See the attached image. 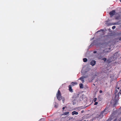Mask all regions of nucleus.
Listing matches in <instances>:
<instances>
[{"instance_id":"f257e3e1","label":"nucleus","mask_w":121,"mask_h":121,"mask_svg":"<svg viewBox=\"0 0 121 121\" xmlns=\"http://www.w3.org/2000/svg\"><path fill=\"white\" fill-rule=\"evenodd\" d=\"M114 119L113 121H120L121 120V108L118 112H114L111 114L108 119L106 121H110Z\"/></svg>"},{"instance_id":"f03ea898","label":"nucleus","mask_w":121,"mask_h":121,"mask_svg":"<svg viewBox=\"0 0 121 121\" xmlns=\"http://www.w3.org/2000/svg\"><path fill=\"white\" fill-rule=\"evenodd\" d=\"M108 111L107 108H106L103 111L101 112L100 115H97L96 118L99 119L102 118L104 116L108 113Z\"/></svg>"},{"instance_id":"7ed1b4c3","label":"nucleus","mask_w":121,"mask_h":121,"mask_svg":"<svg viewBox=\"0 0 121 121\" xmlns=\"http://www.w3.org/2000/svg\"><path fill=\"white\" fill-rule=\"evenodd\" d=\"M56 97L57 99L59 101H60L62 99V97L60 91L58 90L56 94Z\"/></svg>"},{"instance_id":"20e7f679","label":"nucleus","mask_w":121,"mask_h":121,"mask_svg":"<svg viewBox=\"0 0 121 121\" xmlns=\"http://www.w3.org/2000/svg\"><path fill=\"white\" fill-rule=\"evenodd\" d=\"M111 51V48H110L108 49H106L104 50H103V52L100 53V54H103L105 53H107L108 52H110Z\"/></svg>"},{"instance_id":"39448f33","label":"nucleus","mask_w":121,"mask_h":121,"mask_svg":"<svg viewBox=\"0 0 121 121\" xmlns=\"http://www.w3.org/2000/svg\"><path fill=\"white\" fill-rule=\"evenodd\" d=\"M116 54V53L114 54V56H115ZM117 57H115V56H112L110 57L109 60L110 62H112L114 61V60L116 59Z\"/></svg>"},{"instance_id":"423d86ee","label":"nucleus","mask_w":121,"mask_h":121,"mask_svg":"<svg viewBox=\"0 0 121 121\" xmlns=\"http://www.w3.org/2000/svg\"><path fill=\"white\" fill-rule=\"evenodd\" d=\"M115 10H113L110 12L109 13V14L111 17H112L113 16L115 15Z\"/></svg>"},{"instance_id":"0eeeda50","label":"nucleus","mask_w":121,"mask_h":121,"mask_svg":"<svg viewBox=\"0 0 121 121\" xmlns=\"http://www.w3.org/2000/svg\"><path fill=\"white\" fill-rule=\"evenodd\" d=\"M86 77H87L85 76H82L80 78H79L78 79V80H80L82 81V83H83L84 82V78H85Z\"/></svg>"},{"instance_id":"6e6552de","label":"nucleus","mask_w":121,"mask_h":121,"mask_svg":"<svg viewBox=\"0 0 121 121\" xmlns=\"http://www.w3.org/2000/svg\"><path fill=\"white\" fill-rule=\"evenodd\" d=\"M96 63V61L95 60H92L91 61L90 63V64L92 66H93Z\"/></svg>"},{"instance_id":"1a4fd4ad","label":"nucleus","mask_w":121,"mask_h":121,"mask_svg":"<svg viewBox=\"0 0 121 121\" xmlns=\"http://www.w3.org/2000/svg\"><path fill=\"white\" fill-rule=\"evenodd\" d=\"M113 101H114L113 104L114 106H115L118 103V100H117L116 99H115L113 100Z\"/></svg>"},{"instance_id":"9d476101","label":"nucleus","mask_w":121,"mask_h":121,"mask_svg":"<svg viewBox=\"0 0 121 121\" xmlns=\"http://www.w3.org/2000/svg\"><path fill=\"white\" fill-rule=\"evenodd\" d=\"M69 91L71 92H73V90L72 89V87L71 85H69Z\"/></svg>"},{"instance_id":"9b49d317","label":"nucleus","mask_w":121,"mask_h":121,"mask_svg":"<svg viewBox=\"0 0 121 121\" xmlns=\"http://www.w3.org/2000/svg\"><path fill=\"white\" fill-rule=\"evenodd\" d=\"M77 83L76 82H72L71 83L70 85H71V86H73L75 85H77Z\"/></svg>"},{"instance_id":"f8f14e48","label":"nucleus","mask_w":121,"mask_h":121,"mask_svg":"<svg viewBox=\"0 0 121 121\" xmlns=\"http://www.w3.org/2000/svg\"><path fill=\"white\" fill-rule=\"evenodd\" d=\"M69 113V112H63L62 114V115H68Z\"/></svg>"},{"instance_id":"ddd939ff","label":"nucleus","mask_w":121,"mask_h":121,"mask_svg":"<svg viewBox=\"0 0 121 121\" xmlns=\"http://www.w3.org/2000/svg\"><path fill=\"white\" fill-rule=\"evenodd\" d=\"M72 115H74V114L78 115V113L77 112H76V111H73L72 113Z\"/></svg>"},{"instance_id":"4468645a","label":"nucleus","mask_w":121,"mask_h":121,"mask_svg":"<svg viewBox=\"0 0 121 121\" xmlns=\"http://www.w3.org/2000/svg\"><path fill=\"white\" fill-rule=\"evenodd\" d=\"M80 87V88H83V85L82 83H80L79 84Z\"/></svg>"},{"instance_id":"2eb2a0df","label":"nucleus","mask_w":121,"mask_h":121,"mask_svg":"<svg viewBox=\"0 0 121 121\" xmlns=\"http://www.w3.org/2000/svg\"><path fill=\"white\" fill-rule=\"evenodd\" d=\"M58 104H56V103H55V104H54V107L55 108H57L58 107Z\"/></svg>"},{"instance_id":"dca6fc26","label":"nucleus","mask_w":121,"mask_h":121,"mask_svg":"<svg viewBox=\"0 0 121 121\" xmlns=\"http://www.w3.org/2000/svg\"><path fill=\"white\" fill-rule=\"evenodd\" d=\"M83 61L84 62H86L87 61V59L86 58H84L83 59Z\"/></svg>"},{"instance_id":"f3484780","label":"nucleus","mask_w":121,"mask_h":121,"mask_svg":"<svg viewBox=\"0 0 121 121\" xmlns=\"http://www.w3.org/2000/svg\"><path fill=\"white\" fill-rule=\"evenodd\" d=\"M104 31V30H103V29H100V30L99 31H98L96 33H98V32H100V31H102V32L103 33V31Z\"/></svg>"},{"instance_id":"a211bd4d","label":"nucleus","mask_w":121,"mask_h":121,"mask_svg":"<svg viewBox=\"0 0 121 121\" xmlns=\"http://www.w3.org/2000/svg\"><path fill=\"white\" fill-rule=\"evenodd\" d=\"M102 60H103L104 61H106L107 60V59L105 57H104L102 59Z\"/></svg>"},{"instance_id":"6ab92c4d","label":"nucleus","mask_w":121,"mask_h":121,"mask_svg":"<svg viewBox=\"0 0 121 121\" xmlns=\"http://www.w3.org/2000/svg\"><path fill=\"white\" fill-rule=\"evenodd\" d=\"M120 17V15H119L118 16L116 17L115 18V19H119Z\"/></svg>"},{"instance_id":"aec40b11","label":"nucleus","mask_w":121,"mask_h":121,"mask_svg":"<svg viewBox=\"0 0 121 121\" xmlns=\"http://www.w3.org/2000/svg\"><path fill=\"white\" fill-rule=\"evenodd\" d=\"M97 99L96 98H94L93 99V101L95 102L97 100Z\"/></svg>"},{"instance_id":"412c9836","label":"nucleus","mask_w":121,"mask_h":121,"mask_svg":"<svg viewBox=\"0 0 121 121\" xmlns=\"http://www.w3.org/2000/svg\"><path fill=\"white\" fill-rule=\"evenodd\" d=\"M116 27L115 26H114L112 27V28L113 29H114L116 28Z\"/></svg>"},{"instance_id":"4be33fe9","label":"nucleus","mask_w":121,"mask_h":121,"mask_svg":"<svg viewBox=\"0 0 121 121\" xmlns=\"http://www.w3.org/2000/svg\"><path fill=\"white\" fill-rule=\"evenodd\" d=\"M98 102H95V103L94 104V105H96L98 104Z\"/></svg>"},{"instance_id":"5701e85b","label":"nucleus","mask_w":121,"mask_h":121,"mask_svg":"<svg viewBox=\"0 0 121 121\" xmlns=\"http://www.w3.org/2000/svg\"><path fill=\"white\" fill-rule=\"evenodd\" d=\"M73 105H74L76 104V102H75L74 101H73Z\"/></svg>"},{"instance_id":"b1692460","label":"nucleus","mask_w":121,"mask_h":121,"mask_svg":"<svg viewBox=\"0 0 121 121\" xmlns=\"http://www.w3.org/2000/svg\"><path fill=\"white\" fill-rule=\"evenodd\" d=\"M102 92H103V91L102 90H101L99 91V92L100 93H102Z\"/></svg>"},{"instance_id":"393cba45","label":"nucleus","mask_w":121,"mask_h":121,"mask_svg":"<svg viewBox=\"0 0 121 121\" xmlns=\"http://www.w3.org/2000/svg\"><path fill=\"white\" fill-rule=\"evenodd\" d=\"M117 89H118V90H119V87H118V85H117Z\"/></svg>"},{"instance_id":"a878e982","label":"nucleus","mask_w":121,"mask_h":121,"mask_svg":"<svg viewBox=\"0 0 121 121\" xmlns=\"http://www.w3.org/2000/svg\"><path fill=\"white\" fill-rule=\"evenodd\" d=\"M97 52L96 51H94L93 52V53H96Z\"/></svg>"},{"instance_id":"bb28decb","label":"nucleus","mask_w":121,"mask_h":121,"mask_svg":"<svg viewBox=\"0 0 121 121\" xmlns=\"http://www.w3.org/2000/svg\"><path fill=\"white\" fill-rule=\"evenodd\" d=\"M119 40H121V37L119 38Z\"/></svg>"},{"instance_id":"cd10ccee","label":"nucleus","mask_w":121,"mask_h":121,"mask_svg":"<svg viewBox=\"0 0 121 121\" xmlns=\"http://www.w3.org/2000/svg\"><path fill=\"white\" fill-rule=\"evenodd\" d=\"M65 107H63V108H62V109H63V110H64V109H65Z\"/></svg>"},{"instance_id":"c85d7f7f","label":"nucleus","mask_w":121,"mask_h":121,"mask_svg":"<svg viewBox=\"0 0 121 121\" xmlns=\"http://www.w3.org/2000/svg\"><path fill=\"white\" fill-rule=\"evenodd\" d=\"M83 112V110H82L81 111V112L82 113Z\"/></svg>"},{"instance_id":"c756f323","label":"nucleus","mask_w":121,"mask_h":121,"mask_svg":"<svg viewBox=\"0 0 121 121\" xmlns=\"http://www.w3.org/2000/svg\"><path fill=\"white\" fill-rule=\"evenodd\" d=\"M63 102H64V100H63Z\"/></svg>"},{"instance_id":"7c9ffc66","label":"nucleus","mask_w":121,"mask_h":121,"mask_svg":"<svg viewBox=\"0 0 121 121\" xmlns=\"http://www.w3.org/2000/svg\"><path fill=\"white\" fill-rule=\"evenodd\" d=\"M120 2H121V0H120Z\"/></svg>"},{"instance_id":"2f4dec72","label":"nucleus","mask_w":121,"mask_h":121,"mask_svg":"<svg viewBox=\"0 0 121 121\" xmlns=\"http://www.w3.org/2000/svg\"><path fill=\"white\" fill-rule=\"evenodd\" d=\"M120 94H121V92L120 93Z\"/></svg>"},{"instance_id":"473e14b6","label":"nucleus","mask_w":121,"mask_h":121,"mask_svg":"<svg viewBox=\"0 0 121 121\" xmlns=\"http://www.w3.org/2000/svg\"><path fill=\"white\" fill-rule=\"evenodd\" d=\"M83 121H86V120H84Z\"/></svg>"}]
</instances>
